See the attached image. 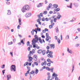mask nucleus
Masks as SVG:
<instances>
[{"label": "nucleus", "instance_id": "nucleus-10", "mask_svg": "<svg viewBox=\"0 0 80 80\" xmlns=\"http://www.w3.org/2000/svg\"><path fill=\"white\" fill-rule=\"evenodd\" d=\"M26 9L24 7L23 8H22V11L23 12H26Z\"/></svg>", "mask_w": 80, "mask_h": 80}, {"label": "nucleus", "instance_id": "nucleus-20", "mask_svg": "<svg viewBox=\"0 0 80 80\" xmlns=\"http://www.w3.org/2000/svg\"><path fill=\"white\" fill-rule=\"evenodd\" d=\"M38 53L40 54V53H42V50H39L38 51Z\"/></svg>", "mask_w": 80, "mask_h": 80}, {"label": "nucleus", "instance_id": "nucleus-5", "mask_svg": "<svg viewBox=\"0 0 80 80\" xmlns=\"http://www.w3.org/2000/svg\"><path fill=\"white\" fill-rule=\"evenodd\" d=\"M48 45L50 46V48L51 49H54L55 48V44H48Z\"/></svg>", "mask_w": 80, "mask_h": 80}, {"label": "nucleus", "instance_id": "nucleus-58", "mask_svg": "<svg viewBox=\"0 0 80 80\" xmlns=\"http://www.w3.org/2000/svg\"><path fill=\"white\" fill-rule=\"evenodd\" d=\"M20 26L19 25H18V29H20Z\"/></svg>", "mask_w": 80, "mask_h": 80}, {"label": "nucleus", "instance_id": "nucleus-32", "mask_svg": "<svg viewBox=\"0 0 80 80\" xmlns=\"http://www.w3.org/2000/svg\"><path fill=\"white\" fill-rule=\"evenodd\" d=\"M43 14H44V15H46V14H47V11H45L44 12H43Z\"/></svg>", "mask_w": 80, "mask_h": 80}, {"label": "nucleus", "instance_id": "nucleus-40", "mask_svg": "<svg viewBox=\"0 0 80 80\" xmlns=\"http://www.w3.org/2000/svg\"><path fill=\"white\" fill-rule=\"evenodd\" d=\"M30 73L31 74H33V73H35V71H32L30 72Z\"/></svg>", "mask_w": 80, "mask_h": 80}, {"label": "nucleus", "instance_id": "nucleus-34", "mask_svg": "<svg viewBox=\"0 0 80 80\" xmlns=\"http://www.w3.org/2000/svg\"><path fill=\"white\" fill-rule=\"evenodd\" d=\"M56 30L57 33H58V28H56Z\"/></svg>", "mask_w": 80, "mask_h": 80}, {"label": "nucleus", "instance_id": "nucleus-19", "mask_svg": "<svg viewBox=\"0 0 80 80\" xmlns=\"http://www.w3.org/2000/svg\"><path fill=\"white\" fill-rule=\"evenodd\" d=\"M19 23L20 25H21L22 24V20L20 18H19Z\"/></svg>", "mask_w": 80, "mask_h": 80}, {"label": "nucleus", "instance_id": "nucleus-41", "mask_svg": "<svg viewBox=\"0 0 80 80\" xmlns=\"http://www.w3.org/2000/svg\"><path fill=\"white\" fill-rule=\"evenodd\" d=\"M21 43H22V44H24V42H23V40L22 39L21 41Z\"/></svg>", "mask_w": 80, "mask_h": 80}, {"label": "nucleus", "instance_id": "nucleus-56", "mask_svg": "<svg viewBox=\"0 0 80 80\" xmlns=\"http://www.w3.org/2000/svg\"><path fill=\"white\" fill-rule=\"evenodd\" d=\"M66 38L67 39H68V38H69V36H67L66 37Z\"/></svg>", "mask_w": 80, "mask_h": 80}, {"label": "nucleus", "instance_id": "nucleus-59", "mask_svg": "<svg viewBox=\"0 0 80 80\" xmlns=\"http://www.w3.org/2000/svg\"><path fill=\"white\" fill-rule=\"evenodd\" d=\"M45 68H46V67L45 66H43V67L42 68V69H45Z\"/></svg>", "mask_w": 80, "mask_h": 80}, {"label": "nucleus", "instance_id": "nucleus-25", "mask_svg": "<svg viewBox=\"0 0 80 80\" xmlns=\"http://www.w3.org/2000/svg\"><path fill=\"white\" fill-rule=\"evenodd\" d=\"M68 53H72V50H69V49H68Z\"/></svg>", "mask_w": 80, "mask_h": 80}, {"label": "nucleus", "instance_id": "nucleus-17", "mask_svg": "<svg viewBox=\"0 0 80 80\" xmlns=\"http://www.w3.org/2000/svg\"><path fill=\"white\" fill-rule=\"evenodd\" d=\"M49 39H51V37H46V41H48L49 40Z\"/></svg>", "mask_w": 80, "mask_h": 80}, {"label": "nucleus", "instance_id": "nucleus-29", "mask_svg": "<svg viewBox=\"0 0 80 80\" xmlns=\"http://www.w3.org/2000/svg\"><path fill=\"white\" fill-rule=\"evenodd\" d=\"M74 5L75 7H78V4L77 3H74Z\"/></svg>", "mask_w": 80, "mask_h": 80}, {"label": "nucleus", "instance_id": "nucleus-38", "mask_svg": "<svg viewBox=\"0 0 80 80\" xmlns=\"http://www.w3.org/2000/svg\"><path fill=\"white\" fill-rule=\"evenodd\" d=\"M34 65H36V66H37L38 65V63H37V62H34Z\"/></svg>", "mask_w": 80, "mask_h": 80}, {"label": "nucleus", "instance_id": "nucleus-45", "mask_svg": "<svg viewBox=\"0 0 80 80\" xmlns=\"http://www.w3.org/2000/svg\"><path fill=\"white\" fill-rule=\"evenodd\" d=\"M51 64L50 63H48L47 64V65L48 67H50L51 65Z\"/></svg>", "mask_w": 80, "mask_h": 80}, {"label": "nucleus", "instance_id": "nucleus-13", "mask_svg": "<svg viewBox=\"0 0 80 80\" xmlns=\"http://www.w3.org/2000/svg\"><path fill=\"white\" fill-rule=\"evenodd\" d=\"M38 18H41L40 17H43V14H42V13H40V15H38Z\"/></svg>", "mask_w": 80, "mask_h": 80}, {"label": "nucleus", "instance_id": "nucleus-51", "mask_svg": "<svg viewBox=\"0 0 80 80\" xmlns=\"http://www.w3.org/2000/svg\"><path fill=\"white\" fill-rule=\"evenodd\" d=\"M46 48L47 50H49V49H50V47L49 46H47L46 47Z\"/></svg>", "mask_w": 80, "mask_h": 80}, {"label": "nucleus", "instance_id": "nucleus-28", "mask_svg": "<svg viewBox=\"0 0 80 80\" xmlns=\"http://www.w3.org/2000/svg\"><path fill=\"white\" fill-rule=\"evenodd\" d=\"M30 55H33V52L32 51H31L29 52Z\"/></svg>", "mask_w": 80, "mask_h": 80}, {"label": "nucleus", "instance_id": "nucleus-48", "mask_svg": "<svg viewBox=\"0 0 80 80\" xmlns=\"http://www.w3.org/2000/svg\"><path fill=\"white\" fill-rule=\"evenodd\" d=\"M57 18H54V22H57Z\"/></svg>", "mask_w": 80, "mask_h": 80}, {"label": "nucleus", "instance_id": "nucleus-14", "mask_svg": "<svg viewBox=\"0 0 80 80\" xmlns=\"http://www.w3.org/2000/svg\"><path fill=\"white\" fill-rule=\"evenodd\" d=\"M62 17V16L60 15H58V16L56 18L58 19V20H60V18Z\"/></svg>", "mask_w": 80, "mask_h": 80}, {"label": "nucleus", "instance_id": "nucleus-7", "mask_svg": "<svg viewBox=\"0 0 80 80\" xmlns=\"http://www.w3.org/2000/svg\"><path fill=\"white\" fill-rule=\"evenodd\" d=\"M31 13H28L25 15V16L26 17H29L31 16Z\"/></svg>", "mask_w": 80, "mask_h": 80}, {"label": "nucleus", "instance_id": "nucleus-4", "mask_svg": "<svg viewBox=\"0 0 80 80\" xmlns=\"http://www.w3.org/2000/svg\"><path fill=\"white\" fill-rule=\"evenodd\" d=\"M51 25L49 26L50 28H53V26L55 25V23L53 22V20L52 19L51 20Z\"/></svg>", "mask_w": 80, "mask_h": 80}, {"label": "nucleus", "instance_id": "nucleus-31", "mask_svg": "<svg viewBox=\"0 0 80 80\" xmlns=\"http://www.w3.org/2000/svg\"><path fill=\"white\" fill-rule=\"evenodd\" d=\"M27 45L28 47L30 45V42H29V41H28L27 43Z\"/></svg>", "mask_w": 80, "mask_h": 80}, {"label": "nucleus", "instance_id": "nucleus-6", "mask_svg": "<svg viewBox=\"0 0 80 80\" xmlns=\"http://www.w3.org/2000/svg\"><path fill=\"white\" fill-rule=\"evenodd\" d=\"M24 8L26 9L27 10H28L30 9V7L28 5H26L24 6Z\"/></svg>", "mask_w": 80, "mask_h": 80}, {"label": "nucleus", "instance_id": "nucleus-12", "mask_svg": "<svg viewBox=\"0 0 80 80\" xmlns=\"http://www.w3.org/2000/svg\"><path fill=\"white\" fill-rule=\"evenodd\" d=\"M27 67L28 70L27 71V72H28V73H29V72H30V67H28V66H27Z\"/></svg>", "mask_w": 80, "mask_h": 80}, {"label": "nucleus", "instance_id": "nucleus-22", "mask_svg": "<svg viewBox=\"0 0 80 80\" xmlns=\"http://www.w3.org/2000/svg\"><path fill=\"white\" fill-rule=\"evenodd\" d=\"M52 76L53 77L54 76L55 77H57L58 76V75L57 74H56L55 73H54L52 74Z\"/></svg>", "mask_w": 80, "mask_h": 80}, {"label": "nucleus", "instance_id": "nucleus-63", "mask_svg": "<svg viewBox=\"0 0 80 80\" xmlns=\"http://www.w3.org/2000/svg\"><path fill=\"white\" fill-rule=\"evenodd\" d=\"M28 50L29 51H30V47H28Z\"/></svg>", "mask_w": 80, "mask_h": 80}, {"label": "nucleus", "instance_id": "nucleus-61", "mask_svg": "<svg viewBox=\"0 0 80 80\" xmlns=\"http://www.w3.org/2000/svg\"><path fill=\"white\" fill-rule=\"evenodd\" d=\"M37 29H35V30L34 29H32V31H33L34 32H35L37 31Z\"/></svg>", "mask_w": 80, "mask_h": 80}, {"label": "nucleus", "instance_id": "nucleus-47", "mask_svg": "<svg viewBox=\"0 0 80 80\" xmlns=\"http://www.w3.org/2000/svg\"><path fill=\"white\" fill-rule=\"evenodd\" d=\"M31 33H32V35H34V32L33 31H32L31 32Z\"/></svg>", "mask_w": 80, "mask_h": 80}, {"label": "nucleus", "instance_id": "nucleus-57", "mask_svg": "<svg viewBox=\"0 0 80 80\" xmlns=\"http://www.w3.org/2000/svg\"><path fill=\"white\" fill-rule=\"evenodd\" d=\"M45 20H46V21H48V18H46L45 19Z\"/></svg>", "mask_w": 80, "mask_h": 80}, {"label": "nucleus", "instance_id": "nucleus-60", "mask_svg": "<svg viewBox=\"0 0 80 80\" xmlns=\"http://www.w3.org/2000/svg\"><path fill=\"white\" fill-rule=\"evenodd\" d=\"M42 38H45V36L43 35L42 36Z\"/></svg>", "mask_w": 80, "mask_h": 80}, {"label": "nucleus", "instance_id": "nucleus-62", "mask_svg": "<svg viewBox=\"0 0 80 80\" xmlns=\"http://www.w3.org/2000/svg\"><path fill=\"white\" fill-rule=\"evenodd\" d=\"M48 2H47V0H45V4H47V3Z\"/></svg>", "mask_w": 80, "mask_h": 80}, {"label": "nucleus", "instance_id": "nucleus-49", "mask_svg": "<svg viewBox=\"0 0 80 80\" xmlns=\"http://www.w3.org/2000/svg\"><path fill=\"white\" fill-rule=\"evenodd\" d=\"M50 52V51L49 50H48L47 51H46V54H48L49 53V52Z\"/></svg>", "mask_w": 80, "mask_h": 80}, {"label": "nucleus", "instance_id": "nucleus-18", "mask_svg": "<svg viewBox=\"0 0 80 80\" xmlns=\"http://www.w3.org/2000/svg\"><path fill=\"white\" fill-rule=\"evenodd\" d=\"M29 58V60L30 62V61H32V60H33V57H31V56L28 57Z\"/></svg>", "mask_w": 80, "mask_h": 80}, {"label": "nucleus", "instance_id": "nucleus-1", "mask_svg": "<svg viewBox=\"0 0 80 80\" xmlns=\"http://www.w3.org/2000/svg\"><path fill=\"white\" fill-rule=\"evenodd\" d=\"M34 37L35 38L33 39V40H32V44L33 45V48H35V47H36L35 43H37V42H38V37H37V35H35L34 36Z\"/></svg>", "mask_w": 80, "mask_h": 80}, {"label": "nucleus", "instance_id": "nucleus-8", "mask_svg": "<svg viewBox=\"0 0 80 80\" xmlns=\"http://www.w3.org/2000/svg\"><path fill=\"white\" fill-rule=\"evenodd\" d=\"M41 20H42V19L40 18H38V19L37 20V22H38L39 24L40 25L42 24V23H41V22L40 21H41Z\"/></svg>", "mask_w": 80, "mask_h": 80}, {"label": "nucleus", "instance_id": "nucleus-53", "mask_svg": "<svg viewBox=\"0 0 80 80\" xmlns=\"http://www.w3.org/2000/svg\"><path fill=\"white\" fill-rule=\"evenodd\" d=\"M44 30L45 32H48V29L47 28H45Z\"/></svg>", "mask_w": 80, "mask_h": 80}, {"label": "nucleus", "instance_id": "nucleus-3", "mask_svg": "<svg viewBox=\"0 0 80 80\" xmlns=\"http://www.w3.org/2000/svg\"><path fill=\"white\" fill-rule=\"evenodd\" d=\"M47 56L48 58H52L53 57V52H49L48 54L47 55Z\"/></svg>", "mask_w": 80, "mask_h": 80}, {"label": "nucleus", "instance_id": "nucleus-55", "mask_svg": "<svg viewBox=\"0 0 80 80\" xmlns=\"http://www.w3.org/2000/svg\"><path fill=\"white\" fill-rule=\"evenodd\" d=\"M5 70H4L2 71L3 75H4V73H5Z\"/></svg>", "mask_w": 80, "mask_h": 80}, {"label": "nucleus", "instance_id": "nucleus-36", "mask_svg": "<svg viewBox=\"0 0 80 80\" xmlns=\"http://www.w3.org/2000/svg\"><path fill=\"white\" fill-rule=\"evenodd\" d=\"M58 42V43H60V39H58L57 40Z\"/></svg>", "mask_w": 80, "mask_h": 80}, {"label": "nucleus", "instance_id": "nucleus-52", "mask_svg": "<svg viewBox=\"0 0 80 80\" xmlns=\"http://www.w3.org/2000/svg\"><path fill=\"white\" fill-rule=\"evenodd\" d=\"M37 30L38 31H40L41 30V29L40 28H37Z\"/></svg>", "mask_w": 80, "mask_h": 80}, {"label": "nucleus", "instance_id": "nucleus-9", "mask_svg": "<svg viewBox=\"0 0 80 80\" xmlns=\"http://www.w3.org/2000/svg\"><path fill=\"white\" fill-rule=\"evenodd\" d=\"M34 60L37 61V55H34L33 56Z\"/></svg>", "mask_w": 80, "mask_h": 80}, {"label": "nucleus", "instance_id": "nucleus-2", "mask_svg": "<svg viewBox=\"0 0 80 80\" xmlns=\"http://www.w3.org/2000/svg\"><path fill=\"white\" fill-rule=\"evenodd\" d=\"M10 70L12 72H15L16 71V66L15 65H12L10 67Z\"/></svg>", "mask_w": 80, "mask_h": 80}, {"label": "nucleus", "instance_id": "nucleus-27", "mask_svg": "<svg viewBox=\"0 0 80 80\" xmlns=\"http://www.w3.org/2000/svg\"><path fill=\"white\" fill-rule=\"evenodd\" d=\"M8 15H11V11H8Z\"/></svg>", "mask_w": 80, "mask_h": 80}, {"label": "nucleus", "instance_id": "nucleus-46", "mask_svg": "<svg viewBox=\"0 0 80 80\" xmlns=\"http://www.w3.org/2000/svg\"><path fill=\"white\" fill-rule=\"evenodd\" d=\"M47 62H51V60H50V59L48 58L47 59Z\"/></svg>", "mask_w": 80, "mask_h": 80}, {"label": "nucleus", "instance_id": "nucleus-54", "mask_svg": "<svg viewBox=\"0 0 80 80\" xmlns=\"http://www.w3.org/2000/svg\"><path fill=\"white\" fill-rule=\"evenodd\" d=\"M10 54H11V55L12 57H13V52H10Z\"/></svg>", "mask_w": 80, "mask_h": 80}, {"label": "nucleus", "instance_id": "nucleus-44", "mask_svg": "<svg viewBox=\"0 0 80 80\" xmlns=\"http://www.w3.org/2000/svg\"><path fill=\"white\" fill-rule=\"evenodd\" d=\"M2 68H5V65L3 64L1 66Z\"/></svg>", "mask_w": 80, "mask_h": 80}, {"label": "nucleus", "instance_id": "nucleus-33", "mask_svg": "<svg viewBox=\"0 0 80 80\" xmlns=\"http://www.w3.org/2000/svg\"><path fill=\"white\" fill-rule=\"evenodd\" d=\"M46 70H48V71H50V68H48V67H47L46 68Z\"/></svg>", "mask_w": 80, "mask_h": 80}, {"label": "nucleus", "instance_id": "nucleus-15", "mask_svg": "<svg viewBox=\"0 0 80 80\" xmlns=\"http://www.w3.org/2000/svg\"><path fill=\"white\" fill-rule=\"evenodd\" d=\"M38 40H39L40 43H43V41H42V40L41 39V38H39L38 39Z\"/></svg>", "mask_w": 80, "mask_h": 80}, {"label": "nucleus", "instance_id": "nucleus-16", "mask_svg": "<svg viewBox=\"0 0 80 80\" xmlns=\"http://www.w3.org/2000/svg\"><path fill=\"white\" fill-rule=\"evenodd\" d=\"M72 3H71L70 5L67 6V7H68V8H72Z\"/></svg>", "mask_w": 80, "mask_h": 80}, {"label": "nucleus", "instance_id": "nucleus-11", "mask_svg": "<svg viewBox=\"0 0 80 80\" xmlns=\"http://www.w3.org/2000/svg\"><path fill=\"white\" fill-rule=\"evenodd\" d=\"M41 65L42 66H43V65H47V61H44L43 62H42Z\"/></svg>", "mask_w": 80, "mask_h": 80}, {"label": "nucleus", "instance_id": "nucleus-50", "mask_svg": "<svg viewBox=\"0 0 80 80\" xmlns=\"http://www.w3.org/2000/svg\"><path fill=\"white\" fill-rule=\"evenodd\" d=\"M28 73H29V72H27L25 73V76H26V77H27V76L28 75L27 74H28Z\"/></svg>", "mask_w": 80, "mask_h": 80}, {"label": "nucleus", "instance_id": "nucleus-64", "mask_svg": "<svg viewBox=\"0 0 80 80\" xmlns=\"http://www.w3.org/2000/svg\"><path fill=\"white\" fill-rule=\"evenodd\" d=\"M54 38L56 40H57L58 38L57 36H55Z\"/></svg>", "mask_w": 80, "mask_h": 80}, {"label": "nucleus", "instance_id": "nucleus-43", "mask_svg": "<svg viewBox=\"0 0 80 80\" xmlns=\"http://www.w3.org/2000/svg\"><path fill=\"white\" fill-rule=\"evenodd\" d=\"M32 52L33 53H35V50L34 49H33L32 50Z\"/></svg>", "mask_w": 80, "mask_h": 80}, {"label": "nucleus", "instance_id": "nucleus-35", "mask_svg": "<svg viewBox=\"0 0 80 80\" xmlns=\"http://www.w3.org/2000/svg\"><path fill=\"white\" fill-rule=\"evenodd\" d=\"M46 37H49V34H48V33H46Z\"/></svg>", "mask_w": 80, "mask_h": 80}, {"label": "nucleus", "instance_id": "nucleus-37", "mask_svg": "<svg viewBox=\"0 0 80 80\" xmlns=\"http://www.w3.org/2000/svg\"><path fill=\"white\" fill-rule=\"evenodd\" d=\"M12 43H13L12 42H8V45H12Z\"/></svg>", "mask_w": 80, "mask_h": 80}, {"label": "nucleus", "instance_id": "nucleus-24", "mask_svg": "<svg viewBox=\"0 0 80 80\" xmlns=\"http://www.w3.org/2000/svg\"><path fill=\"white\" fill-rule=\"evenodd\" d=\"M42 54L43 55H45V53H46V51H45V50H44L43 51H42Z\"/></svg>", "mask_w": 80, "mask_h": 80}, {"label": "nucleus", "instance_id": "nucleus-26", "mask_svg": "<svg viewBox=\"0 0 80 80\" xmlns=\"http://www.w3.org/2000/svg\"><path fill=\"white\" fill-rule=\"evenodd\" d=\"M28 64V62H26L24 65V67H25V66L27 65Z\"/></svg>", "mask_w": 80, "mask_h": 80}, {"label": "nucleus", "instance_id": "nucleus-23", "mask_svg": "<svg viewBox=\"0 0 80 80\" xmlns=\"http://www.w3.org/2000/svg\"><path fill=\"white\" fill-rule=\"evenodd\" d=\"M53 7L54 8H57V7H58V5H57L56 4H54L53 5Z\"/></svg>", "mask_w": 80, "mask_h": 80}, {"label": "nucleus", "instance_id": "nucleus-39", "mask_svg": "<svg viewBox=\"0 0 80 80\" xmlns=\"http://www.w3.org/2000/svg\"><path fill=\"white\" fill-rule=\"evenodd\" d=\"M52 4L51 3H50L49 5H48V7H49V8H51V7H52Z\"/></svg>", "mask_w": 80, "mask_h": 80}, {"label": "nucleus", "instance_id": "nucleus-42", "mask_svg": "<svg viewBox=\"0 0 80 80\" xmlns=\"http://www.w3.org/2000/svg\"><path fill=\"white\" fill-rule=\"evenodd\" d=\"M60 8H58L56 9V12H58V11H60Z\"/></svg>", "mask_w": 80, "mask_h": 80}, {"label": "nucleus", "instance_id": "nucleus-30", "mask_svg": "<svg viewBox=\"0 0 80 80\" xmlns=\"http://www.w3.org/2000/svg\"><path fill=\"white\" fill-rule=\"evenodd\" d=\"M35 73H36V74H37V73H38V69H36Z\"/></svg>", "mask_w": 80, "mask_h": 80}, {"label": "nucleus", "instance_id": "nucleus-21", "mask_svg": "<svg viewBox=\"0 0 80 80\" xmlns=\"http://www.w3.org/2000/svg\"><path fill=\"white\" fill-rule=\"evenodd\" d=\"M7 78L8 80H9V79H10V78H11V75H8Z\"/></svg>", "mask_w": 80, "mask_h": 80}]
</instances>
